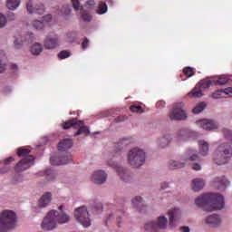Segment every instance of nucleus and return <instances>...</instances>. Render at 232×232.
Masks as SVG:
<instances>
[{"label": "nucleus", "mask_w": 232, "mask_h": 232, "mask_svg": "<svg viewBox=\"0 0 232 232\" xmlns=\"http://www.w3.org/2000/svg\"><path fill=\"white\" fill-rule=\"evenodd\" d=\"M167 218L166 214L158 216L155 219L150 220L144 225L145 231L148 232H160L166 231L168 226L170 227H177L179 226V220L182 218V211L179 208H170L168 210Z\"/></svg>", "instance_id": "1"}, {"label": "nucleus", "mask_w": 232, "mask_h": 232, "mask_svg": "<svg viewBox=\"0 0 232 232\" xmlns=\"http://www.w3.org/2000/svg\"><path fill=\"white\" fill-rule=\"evenodd\" d=\"M195 204L204 211H219L224 209V196L215 193H207L198 197Z\"/></svg>", "instance_id": "2"}, {"label": "nucleus", "mask_w": 232, "mask_h": 232, "mask_svg": "<svg viewBox=\"0 0 232 232\" xmlns=\"http://www.w3.org/2000/svg\"><path fill=\"white\" fill-rule=\"evenodd\" d=\"M60 212L57 210H51L47 213L42 223V228L44 231H53L57 227V224H68L70 222V216L63 211V205L59 207Z\"/></svg>", "instance_id": "3"}, {"label": "nucleus", "mask_w": 232, "mask_h": 232, "mask_svg": "<svg viewBox=\"0 0 232 232\" xmlns=\"http://www.w3.org/2000/svg\"><path fill=\"white\" fill-rule=\"evenodd\" d=\"M232 149L227 141H220L217 149L212 153V159L218 166L227 164L231 160Z\"/></svg>", "instance_id": "4"}, {"label": "nucleus", "mask_w": 232, "mask_h": 232, "mask_svg": "<svg viewBox=\"0 0 232 232\" xmlns=\"http://www.w3.org/2000/svg\"><path fill=\"white\" fill-rule=\"evenodd\" d=\"M198 160V153L196 150L190 149L187 150L179 160H170L169 161V168L170 169H180L186 167L189 162Z\"/></svg>", "instance_id": "5"}, {"label": "nucleus", "mask_w": 232, "mask_h": 232, "mask_svg": "<svg viewBox=\"0 0 232 232\" xmlns=\"http://www.w3.org/2000/svg\"><path fill=\"white\" fill-rule=\"evenodd\" d=\"M146 157V151L144 150L135 147L128 151L127 162L132 168H140V166H144Z\"/></svg>", "instance_id": "6"}, {"label": "nucleus", "mask_w": 232, "mask_h": 232, "mask_svg": "<svg viewBox=\"0 0 232 232\" xmlns=\"http://www.w3.org/2000/svg\"><path fill=\"white\" fill-rule=\"evenodd\" d=\"M17 216L13 210H4L0 214V232H8L15 226Z\"/></svg>", "instance_id": "7"}, {"label": "nucleus", "mask_w": 232, "mask_h": 232, "mask_svg": "<svg viewBox=\"0 0 232 232\" xmlns=\"http://www.w3.org/2000/svg\"><path fill=\"white\" fill-rule=\"evenodd\" d=\"M69 128H74L78 130L74 133V137H79V135H90V129L84 126V121H77V119L69 120L63 125V130H68Z\"/></svg>", "instance_id": "8"}, {"label": "nucleus", "mask_w": 232, "mask_h": 232, "mask_svg": "<svg viewBox=\"0 0 232 232\" xmlns=\"http://www.w3.org/2000/svg\"><path fill=\"white\" fill-rule=\"evenodd\" d=\"M74 218L81 224L83 227H90L92 226V218H90V212L86 206H82L74 210Z\"/></svg>", "instance_id": "9"}, {"label": "nucleus", "mask_w": 232, "mask_h": 232, "mask_svg": "<svg viewBox=\"0 0 232 232\" xmlns=\"http://www.w3.org/2000/svg\"><path fill=\"white\" fill-rule=\"evenodd\" d=\"M169 117L171 121H186L188 114L184 111V102L175 103Z\"/></svg>", "instance_id": "10"}, {"label": "nucleus", "mask_w": 232, "mask_h": 232, "mask_svg": "<svg viewBox=\"0 0 232 232\" xmlns=\"http://www.w3.org/2000/svg\"><path fill=\"white\" fill-rule=\"evenodd\" d=\"M108 164L111 166V168H113V169H115L121 180H123V182H130L131 180V174H130V171L128 169L121 166V164L111 160L108 161Z\"/></svg>", "instance_id": "11"}, {"label": "nucleus", "mask_w": 232, "mask_h": 232, "mask_svg": "<svg viewBox=\"0 0 232 232\" xmlns=\"http://www.w3.org/2000/svg\"><path fill=\"white\" fill-rule=\"evenodd\" d=\"M25 7L30 15H43L46 12L44 5L42 3L35 4L34 0H28Z\"/></svg>", "instance_id": "12"}, {"label": "nucleus", "mask_w": 232, "mask_h": 232, "mask_svg": "<svg viewBox=\"0 0 232 232\" xmlns=\"http://www.w3.org/2000/svg\"><path fill=\"white\" fill-rule=\"evenodd\" d=\"M116 222L118 227L122 226V222H124V212L122 210H114L110 212L105 218V226L108 227L111 222Z\"/></svg>", "instance_id": "13"}, {"label": "nucleus", "mask_w": 232, "mask_h": 232, "mask_svg": "<svg viewBox=\"0 0 232 232\" xmlns=\"http://www.w3.org/2000/svg\"><path fill=\"white\" fill-rule=\"evenodd\" d=\"M72 155L70 154H54L50 158L52 166H63V164H70Z\"/></svg>", "instance_id": "14"}, {"label": "nucleus", "mask_w": 232, "mask_h": 232, "mask_svg": "<svg viewBox=\"0 0 232 232\" xmlns=\"http://www.w3.org/2000/svg\"><path fill=\"white\" fill-rule=\"evenodd\" d=\"M35 160V158H34V156L29 155L25 158H24L22 160H20L16 167H15V171H17V173L21 172V171H26V169H30V168H32V166H34V162Z\"/></svg>", "instance_id": "15"}, {"label": "nucleus", "mask_w": 232, "mask_h": 232, "mask_svg": "<svg viewBox=\"0 0 232 232\" xmlns=\"http://www.w3.org/2000/svg\"><path fill=\"white\" fill-rule=\"evenodd\" d=\"M204 224H206L208 227H220V226H222V217L218 214L208 215L204 218Z\"/></svg>", "instance_id": "16"}, {"label": "nucleus", "mask_w": 232, "mask_h": 232, "mask_svg": "<svg viewBox=\"0 0 232 232\" xmlns=\"http://www.w3.org/2000/svg\"><path fill=\"white\" fill-rule=\"evenodd\" d=\"M91 180L92 182H93V184L101 186L102 184H105L106 180H108V174L106 173V171L102 169L95 170L91 175Z\"/></svg>", "instance_id": "17"}, {"label": "nucleus", "mask_w": 232, "mask_h": 232, "mask_svg": "<svg viewBox=\"0 0 232 232\" xmlns=\"http://www.w3.org/2000/svg\"><path fill=\"white\" fill-rule=\"evenodd\" d=\"M61 44V39L59 35L47 36L44 41V46L45 50H55Z\"/></svg>", "instance_id": "18"}, {"label": "nucleus", "mask_w": 232, "mask_h": 232, "mask_svg": "<svg viewBox=\"0 0 232 232\" xmlns=\"http://www.w3.org/2000/svg\"><path fill=\"white\" fill-rule=\"evenodd\" d=\"M196 124L198 128L206 131H213V130L218 129V123L213 120H198L196 121Z\"/></svg>", "instance_id": "19"}, {"label": "nucleus", "mask_w": 232, "mask_h": 232, "mask_svg": "<svg viewBox=\"0 0 232 232\" xmlns=\"http://www.w3.org/2000/svg\"><path fill=\"white\" fill-rule=\"evenodd\" d=\"M71 1L72 3V7L76 12H79L82 21H85L86 23H90V21H92V14H90V13L84 10L83 7L81 8V2H79V0H71Z\"/></svg>", "instance_id": "20"}, {"label": "nucleus", "mask_w": 232, "mask_h": 232, "mask_svg": "<svg viewBox=\"0 0 232 232\" xmlns=\"http://www.w3.org/2000/svg\"><path fill=\"white\" fill-rule=\"evenodd\" d=\"M198 153L201 157H208L209 155V143L206 140H199L198 141Z\"/></svg>", "instance_id": "21"}, {"label": "nucleus", "mask_w": 232, "mask_h": 232, "mask_svg": "<svg viewBox=\"0 0 232 232\" xmlns=\"http://www.w3.org/2000/svg\"><path fill=\"white\" fill-rule=\"evenodd\" d=\"M170 142L171 136L169 134H165L157 140V146L161 150H164V148H168L169 146Z\"/></svg>", "instance_id": "22"}, {"label": "nucleus", "mask_w": 232, "mask_h": 232, "mask_svg": "<svg viewBox=\"0 0 232 232\" xmlns=\"http://www.w3.org/2000/svg\"><path fill=\"white\" fill-rule=\"evenodd\" d=\"M214 184L220 191H224L229 186V181L226 177L215 178Z\"/></svg>", "instance_id": "23"}, {"label": "nucleus", "mask_w": 232, "mask_h": 232, "mask_svg": "<svg viewBox=\"0 0 232 232\" xmlns=\"http://www.w3.org/2000/svg\"><path fill=\"white\" fill-rule=\"evenodd\" d=\"M52 202V193L45 192L39 199L38 206L39 208H46L50 206Z\"/></svg>", "instance_id": "24"}, {"label": "nucleus", "mask_w": 232, "mask_h": 232, "mask_svg": "<svg viewBox=\"0 0 232 232\" xmlns=\"http://www.w3.org/2000/svg\"><path fill=\"white\" fill-rule=\"evenodd\" d=\"M206 186V181L203 179L196 178L191 182V188L193 191H201Z\"/></svg>", "instance_id": "25"}, {"label": "nucleus", "mask_w": 232, "mask_h": 232, "mask_svg": "<svg viewBox=\"0 0 232 232\" xmlns=\"http://www.w3.org/2000/svg\"><path fill=\"white\" fill-rule=\"evenodd\" d=\"M73 146L72 139H64L58 143V150L60 151H68Z\"/></svg>", "instance_id": "26"}, {"label": "nucleus", "mask_w": 232, "mask_h": 232, "mask_svg": "<svg viewBox=\"0 0 232 232\" xmlns=\"http://www.w3.org/2000/svg\"><path fill=\"white\" fill-rule=\"evenodd\" d=\"M188 137H189V130L186 129H182L178 132L176 136V140L177 142H183L184 140H188Z\"/></svg>", "instance_id": "27"}, {"label": "nucleus", "mask_w": 232, "mask_h": 232, "mask_svg": "<svg viewBox=\"0 0 232 232\" xmlns=\"http://www.w3.org/2000/svg\"><path fill=\"white\" fill-rule=\"evenodd\" d=\"M203 92L204 90L197 84L195 88L188 93V97L200 98L204 96Z\"/></svg>", "instance_id": "28"}, {"label": "nucleus", "mask_w": 232, "mask_h": 232, "mask_svg": "<svg viewBox=\"0 0 232 232\" xmlns=\"http://www.w3.org/2000/svg\"><path fill=\"white\" fill-rule=\"evenodd\" d=\"M43 53V44L35 43L31 46V53L33 55H41Z\"/></svg>", "instance_id": "29"}, {"label": "nucleus", "mask_w": 232, "mask_h": 232, "mask_svg": "<svg viewBox=\"0 0 232 232\" xmlns=\"http://www.w3.org/2000/svg\"><path fill=\"white\" fill-rule=\"evenodd\" d=\"M21 5V0H7L6 6L9 10H17Z\"/></svg>", "instance_id": "30"}, {"label": "nucleus", "mask_w": 232, "mask_h": 232, "mask_svg": "<svg viewBox=\"0 0 232 232\" xmlns=\"http://www.w3.org/2000/svg\"><path fill=\"white\" fill-rule=\"evenodd\" d=\"M144 200L142 199V197L140 196H136L132 198L131 204L133 208H136V209H139L141 206H143Z\"/></svg>", "instance_id": "31"}, {"label": "nucleus", "mask_w": 232, "mask_h": 232, "mask_svg": "<svg viewBox=\"0 0 232 232\" xmlns=\"http://www.w3.org/2000/svg\"><path fill=\"white\" fill-rule=\"evenodd\" d=\"M206 102H201L198 103L192 110V112L195 113L196 115H198V113L204 111L206 110Z\"/></svg>", "instance_id": "32"}, {"label": "nucleus", "mask_w": 232, "mask_h": 232, "mask_svg": "<svg viewBox=\"0 0 232 232\" xmlns=\"http://www.w3.org/2000/svg\"><path fill=\"white\" fill-rule=\"evenodd\" d=\"M92 213L94 215H101V213H102L103 211V207H102V203L98 202V203H94L92 205Z\"/></svg>", "instance_id": "33"}, {"label": "nucleus", "mask_w": 232, "mask_h": 232, "mask_svg": "<svg viewBox=\"0 0 232 232\" xmlns=\"http://www.w3.org/2000/svg\"><path fill=\"white\" fill-rule=\"evenodd\" d=\"M61 15H64L65 17L72 14V7L70 5H64L62 6L60 10Z\"/></svg>", "instance_id": "34"}, {"label": "nucleus", "mask_w": 232, "mask_h": 232, "mask_svg": "<svg viewBox=\"0 0 232 232\" xmlns=\"http://www.w3.org/2000/svg\"><path fill=\"white\" fill-rule=\"evenodd\" d=\"M108 12V5L104 2H100L97 9V14L102 15V14H106Z\"/></svg>", "instance_id": "35"}, {"label": "nucleus", "mask_w": 232, "mask_h": 232, "mask_svg": "<svg viewBox=\"0 0 232 232\" xmlns=\"http://www.w3.org/2000/svg\"><path fill=\"white\" fill-rule=\"evenodd\" d=\"M231 78H229V76L227 75H220L217 81V83L219 86H224V84H227V82H229Z\"/></svg>", "instance_id": "36"}, {"label": "nucleus", "mask_w": 232, "mask_h": 232, "mask_svg": "<svg viewBox=\"0 0 232 232\" xmlns=\"http://www.w3.org/2000/svg\"><path fill=\"white\" fill-rule=\"evenodd\" d=\"M32 26L34 30H43L44 28V22L43 20H34L32 22Z\"/></svg>", "instance_id": "37"}, {"label": "nucleus", "mask_w": 232, "mask_h": 232, "mask_svg": "<svg viewBox=\"0 0 232 232\" xmlns=\"http://www.w3.org/2000/svg\"><path fill=\"white\" fill-rule=\"evenodd\" d=\"M198 85L201 87L203 90H208L211 86V80L209 78H207L205 80H201Z\"/></svg>", "instance_id": "38"}, {"label": "nucleus", "mask_w": 232, "mask_h": 232, "mask_svg": "<svg viewBox=\"0 0 232 232\" xmlns=\"http://www.w3.org/2000/svg\"><path fill=\"white\" fill-rule=\"evenodd\" d=\"M225 140H227L232 145V130L229 129H223Z\"/></svg>", "instance_id": "39"}, {"label": "nucleus", "mask_w": 232, "mask_h": 232, "mask_svg": "<svg viewBox=\"0 0 232 232\" xmlns=\"http://www.w3.org/2000/svg\"><path fill=\"white\" fill-rule=\"evenodd\" d=\"M93 8H95V1L93 0L87 1L85 5L83 6V10H85V12H88V14H90L88 10H93Z\"/></svg>", "instance_id": "40"}, {"label": "nucleus", "mask_w": 232, "mask_h": 232, "mask_svg": "<svg viewBox=\"0 0 232 232\" xmlns=\"http://www.w3.org/2000/svg\"><path fill=\"white\" fill-rule=\"evenodd\" d=\"M40 175H46L49 178V180H53V179H55L56 177L55 171L52 169L45 170L44 172H40Z\"/></svg>", "instance_id": "41"}, {"label": "nucleus", "mask_w": 232, "mask_h": 232, "mask_svg": "<svg viewBox=\"0 0 232 232\" xmlns=\"http://www.w3.org/2000/svg\"><path fill=\"white\" fill-rule=\"evenodd\" d=\"M183 72L187 77H193L195 75V70L191 67H186L183 69Z\"/></svg>", "instance_id": "42"}, {"label": "nucleus", "mask_w": 232, "mask_h": 232, "mask_svg": "<svg viewBox=\"0 0 232 232\" xmlns=\"http://www.w3.org/2000/svg\"><path fill=\"white\" fill-rule=\"evenodd\" d=\"M16 153L18 157H24V155H28V153H30V150L25 148H19L17 149Z\"/></svg>", "instance_id": "43"}, {"label": "nucleus", "mask_w": 232, "mask_h": 232, "mask_svg": "<svg viewBox=\"0 0 232 232\" xmlns=\"http://www.w3.org/2000/svg\"><path fill=\"white\" fill-rule=\"evenodd\" d=\"M14 48L16 50H19V49L23 48V38H21V37L15 38L14 42Z\"/></svg>", "instance_id": "44"}, {"label": "nucleus", "mask_w": 232, "mask_h": 232, "mask_svg": "<svg viewBox=\"0 0 232 232\" xmlns=\"http://www.w3.org/2000/svg\"><path fill=\"white\" fill-rule=\"evenodd\" d=\"M66 43H73L75 41V33H67L65 35Z\"/></svg>", "instance_id": "45"}, {"label": "nucleus", "mask_w": 232, "mask_h": 232, "mask_svg": "<svg viewBox=\"0 0 232 232\" xmlns=\"http://www.w3.org/2000/svg\"><path fill=\"white\" fill-rule=\"evenodd\" d=\"M6 23H8V19L6 16L0 13V28H5L6 26Z\"/></svg>", "instance_id": "46"}, {"label": "nucleus", "mask_w": 232, "mask_h": 232, "mask_svg": "<svg viewBox=\"0 0 232 232\" xmlns=\"http://www.w3.org/2000/svg\"><path fill=\"white\" fill-rule=\"evenodd\" d=\"M213 99H222L224 97V90H218L216 92L212 93Z\"/></svg>", "instance_id": "47"}, {"label": "nucleus", "mask_w": 232, "mask_h": 232, "mask_svg": "<svg viewBox=\"0 0 232 232\" xmlns=\"http://www.w3.org/2000/svg\"><path fill=\"white\" fill-rule=\"evenodd\" d=\"M130 111L133 113H142V107L140 105H132L130 106Z\"/></svg>", "instance_id": "48"}, {"label": "nucleus", "mask_w": 232, "mask_h": 232, "mask_svg": "<svg viewBox=\"0 0 232 232\" xmlns=\"http://www.w3.org/2000/svg\"><path fill=\"white\" fill-rule=\"evenodd\" d=\"M59 59H67V57H70V52L68 51H62L58 54Z\"/></svg>", "instance_id": "49"}, {"label": "nucleus", "mask_w": 232, "mask_h": 232, "mask_svg": "<svg viewBox=\"0 0 232 232\" xmlns=\"http://www.w3.org/2000/svg\"><path fill=\"white\" fill-rule=\"evenodd\" d=\"M191 169H194V171H200V169H202V165L199 163H193Z\"/></svg>", "instance_id": "50"}, {"label": "nucleus", "mask_w": 232, "mask_h": 232, "mask_svg": "<svg viewBox=\"0 0 232 232\" xmlns=\"http://www.w3.org/2000/svg\"><path fill=\"white\" fill-rule=\"evenodd\" d=\"M224 95H228V97H232V87H228L223 90Z\"/></svg>", "instance_id": "51"}, {"label": "nucleus", "mask_w": 232, "mask_h": 232, "mask_svg": "<svg viewBox=\"0 0 232 232\" xmlns=\"http://www.w3.org/2000/svg\"><path fill=\"white\" fill-rule=\"evenodd\" d=\"M50 21H52V14H46L42 19L43 23H50Z\"/></svg>", "instance_id": "52"}, {"label": "nucleus", "mask_w": 232, "mask_h": 232, "mask_svg": "<svg viewBox=\"0 0 232 232\" xmlns=\"http://www.w3.org/2000/svg\"><path fill=\"white\" fill-rule=\"evenodd\" d=\"M179 231L180 232H189V231H191V229L189 228V227L183 226V227H179Z\"/></svg>", "instance_id": "53"}, {"label": "nucleus", "mask_w": 232, "mask_h": 232, "mask_svg": "<svg viewBox=\"0 0 232 232\" xmlns=\"http://www.w3.org/2000/svg\"><path fill=\"white\" fill-rule=\"evenodd\" d=\"M88 43H89L88 39H85V40L82 42V46L83 50H86V48H88Z\"/></svg>", "instance_id": "54"}, {"label": "nucleus", "mask_w": 232, "mask_h": 232, "mask_svg": "<svg viewBox=\"0 0 232 232\" xmlns=\"http://www.w3.org/2000/svg\"><path fill=\"white\" fill-rule=\"evenodd\" d=\"M8 19H9L10 21H14V19H15V14H14V13H9V14H8Z\"/></svg>", "instance_id": "55"}, {"label": "nucleus", "mask_w": 232, "mask_h": 232, "mask_svg": "<svg viewBox=\"0 0 232 232\" xmlns=\"http://www.w3.org/2000/svg\"><path fill=\"white\" fill-rule=\"evenodd\" d=\"M3 72H5V63L0 60V73H3Z\"/></svg>", "instance_id": "56"}, {"label": "nucleus", "mask_w": 232, "mask_h": 232, "mask_svg": "<svg viewBox=\"0 0 232 232\" xmlns=\"http://www.w3.org/2000/svg\"><path fill=\"white\" fill-rule=\"evenodd\" d=\"M14 161L13 157H9L7 160H5V164H10V162Z\"/></svg>", "instance_id": "57"}, {"label": "nucleus", "mask_w": 232, "mask_h": 232, "mask_svg": "<svg viewBox=\"0 0 232 232\" xmlns=\"http://www.w3.org/2000/svg\"><path fill=\"white\" fill-rule=\"evenodd\" d=\"M162 104H164L163 102H158L156 103V106H157V108H160V105H162Z\"/></svg>", "instance_id": "58"}, {"label": "nucleus", "mask_w": 232, "mask_h": 232, "mask_svg": "<svg viewBox=\"0 0 232 232\" xmlns=\"http://www.w3.org/2000/svg\"><path fill=\"white\" fill-rule=\"evenodd\" d=\"M116 122H122V117H118L115 119Z\"/></svg>", "instance_id": "59"}, {"label": "nucleus", "mask_w": 232, "mask_h": 232, "mask_svg": "<svg viewBox=\"0 0 232 232\" xmlns=\"http://www.w3.org/2000/svg\"><path fill=\"white\" fill-rule=\"evenodd\" d=\"M123 148H124V147H120V148H119V151L116 152L115 157H117V155H119V153H121V151H122Z\"/></svg>", "instance_id": "60"}, {"label": "nucleus", "mask_w": 232, "mask_h": 232, "mask_svg": "<svg viewBox=\"0 0 232 232\" xmlns=\"http://www.w3.org/2000/svg\"><path fill=\"white\" fill-rule=\"evenodd\" d=\"M162 189H166V188H169V183H165V186L161 187Z\"/></svg>", "instance_id": "61"}, {"label": "nucleus", "mask_w": 232, "mask_h": 232, "mask_svg": "<svg viewBox=\"0 0 232 232\" xmlns=\"http://www.w3.org/2000/svg\"><path fill=\"white\" fill-rule=\"evenodd\" d=\"M14 68H17V65H14Z\"/></svg>", "instance_id": "62"}]
</instances>
